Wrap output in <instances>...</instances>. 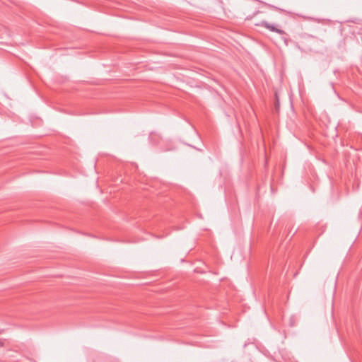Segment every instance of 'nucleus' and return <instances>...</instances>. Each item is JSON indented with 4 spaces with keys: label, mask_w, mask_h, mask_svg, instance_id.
Masks as SVG:
<instances>
[{
    "label": "nucleus",
    "mask_w": 362,
    "mask_h": 362,
    "mask_svg": "<svg viewBox=\"0 0 362 362\" xmlns=\"http://www.w3.org/2000/svg\"><path fill=\"white\" fill-rule=\"evenodd\" d=\"M257 25L262 26L268 30H269L272 32H275L280 35H286V33L284 30H283L281 28H279L277 26H276L274 24H271L265 21H262L259 23H257Z\"/></svg>",
    "instance_id": "obj_1"
},
{
    "label": "nucleus",
    "mask_w": 362,
    "mask_h": 362,
    "mask_svg": "<svg viewBox=\"0 0 362 362\" xmlns=\"http://www.w3.org/2000/svg\"><path fill=\"white\" fill-rule=\"evenodd\" d=\"M4 345L3 341L1 339H0V347H3Z\"/></svg>",
    "instance_id": "obj_2"
}]
</instances>
